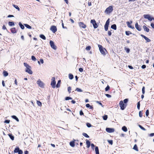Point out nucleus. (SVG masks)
<instances>
[{"instance_id": "11", "label": "nucleus", "mask_w": 154, "mask_h": 154, "mask_svg": "<svg viewBox=\"0 0 154 154\" xmlns=\"http://www.w3.org/2000/svg\"><path fill=\"white\" fill-rule=\"evenodd\" d=\"M50 30L54 33L56 32L57 30L56 27L55 26H52L50 28Z\"/></svg>"}, {"instance_id": "32", "label": "nucleus", "mask_w": 154, "mask_h": 154, "mask_svg": "<svg viewBox=\"0 0 154 154\" xmlns=\"http://www.w3.org/2000/svg\"><path fill=\"white\" fill-rule=\"evenodd\" d=\"M40 37L44 40H45L46 38L45 36L42 34L40 35Z\"/></svg>"}, {"instance_id": "33", "label": "nucleus", "mask_w": 154, "mask_h": 154, "mask_svg": "<svg viewBox=\"0 0 154 154\" xmlns=\"http://www.w3.org/2000/svg\"><path fill=\"white\" fill-rule=\"evenodd\" d=\"M37 103L39 106H41L42 105L41 102L39 101H37Z\"/></svg>"}, {"instance_id": "4", "label": "nucleus", "mask_w": 154, "mask_h": 154, "mask_svg": "<svg viewBox=\"0 0 154 154\" xmlns=\"http://www.w3.org/2000/svg\"><path fill=\"white\" fill-rule=\"evenodd\" d=\"M37 84L40 87L42 88H43L44 86V83L40 79H38L37 82Z\"/></svg>"}, {"instance_id": "60", "label": "nucleus", "mask_w": 154, "mask_h": 154, "mask_svg": "<svg viewBox=\"0 0 154 154\" xmlns=\"http://www.w3.org/2000/svg\"><path fill=\"white\" fill-rule=\"evenodd\" d=\"M105 95L108 97L110 98L111 97V96L109 94H105Z\"/></svg>"}, {"instance_id": "17", "label": "nucleus", "mask_w": 154, "mask_h": 154, "mask_svg": "<svg viewBox=\"0 0 154 154\" xmlns=\"http://www.w3.org/2000/svg\"><path fill=\"white\" fill-rule=\"evenodd\" d=\"M143 28L144 31H146L147 32H148L149 31V29L145 26H143Z\"/></svg>"}, {"instance_id": "54", "label": "nucleus", "mask_w": 154, "mask_h": 154, "mask_svg": "<svg viewBox=\"0 0 154 154\" xmlns=\"http://www.w3.org/2000/svg\"><path fill=\"white\" fill-rule=\"evenodd\" d=\"M142 91L143 94H144L145 93V87H143L142 89Z\"/></svg>"}, {"instance_id": "7", "label": "nucleus", "mask_w": 154, "mask_h": 154, "mask_svg": "<svg viewBox=\"0 0 154 154\" xmlns=\"http://www.w3.org/2000/svg\"><path fill=\"white\" fill-rule=\"evenodd\" d=\"M91 23H92L94 26V29H96L97 28L98 26L97 25V24L96 23V22L95 20H92L91 21Z\"/></svg>"}, {"instance_id": "50", "label": "nucleus", "mask_w": 154, "mask_h": 154, "mask_svg": "<svg viewBox=\"0 0 154 154\" xmlns=\"http://www.w3.org/2000/svg\"><path fill=\"white\" fill-rule=\"evenodd\" d=\"M91 47L90 46H88L86 48V49L87 50H90L91 49Z\"/></svg>"}, {"instance_id": "30", "label": "nucleus", "mask_w": 154, "mask_h": 154, "mask_svg": "<svg viewBox=\"0 0 154 154\" xmlns=\"http://www.w3.org/2000/svg\"><path fill=\"white\" fill-rule=\"evenodd\" d=\"M69 144L70 146L72 147H74L75 146L74 143L73 141L70 142Z\"/></svg>"}, {"instance_id": "24", "label": "nucleus", "mask_w": 154, "mask_h": 154, "mask_svg": "<svg viewBox=\"0 0 154 154\" xmlns=\"http://www.w3.org/2000/svg\"><path fill=\"white\" fill-rule=\"evenodd\" d=\"M8 25L10 26H14V22H8Z\"/></svg>"}, {"instance_id": "37", "label": "nucleus", "mask_w": 154, "mask_h": 154, "mask_svg": "<svg viewBox=\"0 0 154 154\" xmlns=\"http://www.w3.org/2000/svg\"><path fill=\"white\" fill-rule=\"evenodd\" d=\"M24 25L25 26V27H26L27 28L29 29H31V27L27 24H25Z\"/></svg>"}, {"instance_id": "20", "label": "nucleus", "mask_w": 154, "mask_h": 154, "mask_svg": "<svg viewBox=\"0 0 154 154\" xmlns=\"http://www.w3.org/2000/svg\"><path fill=\"white\" fill-rule=\"evenodd\" d=\"M20 150L19 148L17 146L15 149L14 150V153H17Z\"/></svg>"}, {"instance_id": "36", "label": "nucleus", "mask_w": 154, "mask_h": 154, "mask_svg": "<svg viewBox=\"0 0 154 154\" xmlns=\"http://www.w3.org/2000/svg\"><path fill=\"white\" fill-rule=\"evenodd\" d=\"M60 82H61V81L60 80H59L58 81V82L56 85V87L57 88H58V87H60Z\"/></svg>"}, {"instance_id": "1", "label": "nucleus", "mask_w": 154, "mask_h": 154, "mask_svg": "<svg viewBox=\"0 0 154 154\" xmlns=\"http://www.w3.org/2000/svg\"><path fill=\"white\" fill-rule=\"evenodd\" d=\"M98 46L99 48V50L101 54L104 55H105L107 52V51H106V49H105L104 48H103L102 46L101 45H98Z\"/></svg>"}, {"instance_id": "49", "label": "nucleus", "mask_w": 154, "mask_h": 154, "mask_svg": "<svg viewBox=\"0 0 154 154\" xmlns=\"http://www.w3.org/2000/svg\"><path fill=\"white\" fill-rule=\"evenodd\" d=\"M86 125L89 128L91 127V125L90 123H88L86 124Z\"/></svg>"}, {"instance_id": "53", "label": "nucleus", "mask_w": 154, "mask_h": 154, "mask_svg": "<svg viewBox=\"0 0 154 154\" xmlns=\"http://www.w3.org/2000/svg\"><path fill=\"white\" fill-rule=\"evenodd\" d=\"M61 21H62V27H63V29H66V27L64 26V24H63V20H61Z\"/></svg>"}, {"instance_id": "10", "label": "nucleus", "mask_w": 154, "mask_h": 154, "mask_svg": "<svg viewBox=\"0 0 154 154\" xmlns=\"http://www.w3.org/2000/svg\"><path fill=\"white\" fill-rule=\"evenodd\" d=\"M79 25L81 28L85 29L86 27V25L83 22H80L79 23Z\"/></svg>"}, {"instance_id": "15", "label": "nucleus", "mask_w": 154, "mask_h": 154, "mask_svg": "<svg viewBox=\"0 0 154 154\" xmlns=\"http://www.w3.org/2000/svg\"><path fill=\"white\" fill-rule=\"evenodd\" d=\"M30 67H29L26 69L25 70V71L26 72L30 74H32V70L30 69Z\"/></svg>"}, {"instance_id": "6", "label": "nucleus", "mask_w": 154, "mask_h": 154, "mask_svg": "<svg viewBox=\"0 0 154 154\" xmlns=\"http://www.w3.org/2000/svg\"><path fill=\"white\" fill-rule=\"evenodd\" d=\"M109 19H108L106 21L104 26V29L105 31H107L108 30L109 25Z\"/></svg>"}, {"instance_id": "40", "label": "nucleus", "mask_w": 154, "mask_h": 154, "mask_svg": "<svg viewBox=\"0 0 154 154\" xmlns=\"http://www.w3.org/2000/svg\"><path fill=\"white\" fill-rule=\"evenodd\" d=\"M138 126L142 130L144 131H146V129L142 126H141V125H138Z\"/></svg>"}, {"instance_id": "31", "label": "nucleus", "mask_w": 154, "mask_h": 154, "mask_svg": "<svg viewBox=\"0 0 154 154\" xmlns=\"http://www.w3.org/2000/svg\"><path fill=\"white\" fill-rule=\"evenodd\" d=\"M19 25L20 26V28L22 29H23L24 28V27L23 25L20 22H19Z\"/></svg>"}, {"instance_id": "52", "label": "nucleus", "mask_w": 154, "mask_h": 154, "mask_svg": "<svg viewBox=\"0 0 154 154\" xmlns=\"http://www.w3.org/2000/svg\"><path fill=\"white\" fill-rule=\"evenodd\" d=\"M109 89V85H107V86L105 88V91H108Z\"/></svg>"}, {"instance_id": "41", "label": "nucleus", "mask_w": 154, "mask_h": 154, "mask_svg": "<svg viewBox=\"0 0 154 154\" xmlns=\"http://www.w3.org/2000/svg\"><path fill=\"white\" fill-rule=\"evenodd\" d=\"M13 6L15 8H16L17 9H18V11L20 10V8H19V7L17 5H13Z\"/></svg>"}, {"instance_id": "59", "label": "nucleus", "mask_w": 154, "mask_h": 154, "mask_svg": "<svg viewBox=\"0 0 154 154\" xmlns=\"http://www.w3.org/2000/svg\"><path fill=\"white\" fill-rule=\"evenodd\" d=\"M71 90V87H69L68 88V91L69 93L70 92V90Z\"/></svg>"}, {"instance_id": "16", "label": "nucleus", "mask_w": 154, "mask_h": 154, "mask_svg": "<svg viewBox=\"0 0 154 154\" xmlns=\"http://www.w3.org/2000/svg\"><path fill=\"white\" fill-rule=\"evenodd\" d=\"M135 26L136 29L139 31H140L141 30V28L140 26H139L138 24V23H136L135 24Z\"/></svg>"}, {"instance_id": "42", "label": "nucleus", "mask_w": 154, "mask_h": 154, "mask_svg": "<svg viewBox=\"0 0 154 154\" xmlns=\"http://www.w3.org/2000/svg\"><path fill=\"white\" fill-rule=\"evenodd\" d=\"M107 118L108 116L106 115H105L103 116V119L105 120H106L107 119Z\"/></svg>"}, {"instance_id": "55", "label": "nucleus", "mask_w": 154, "mask_h": 154, "mask_svg": "<svg viewBox=\"0 0 154 154\" xmlns=\"http://www.w3.org/2000/svg\"><path fill=\"white\" fill-rule=\"evenodd\" d=\"M10 121L9 120H7L5 121L4 122V123H9L10 122Z\"/></svg>"}, {"instance_id": "44", "label": "nucleus", "mask_w": 154, "mask_h": 154, "mask_svg": "<svg viewBox=\"0 0 154 154\" xmlns=\"http://www.w3.org/2000/svg\"><path fill=\"white\" fill-rule=\"evenodd\" d=\"M69 78L70 79H72L73 78V75L72 74H69Z\"/></svg>"}, {"instance_id": "13", "label": "nucleus", "mask_w": 154, "mask_h": 154, "mask_svg": "<svg viewBox=\"0 0 154 154\" xmlns=\"http://www.w3.org/2000/svg\"><path fill=\"white\" fill-rule=\"evenodd\" d=\"M140 35L141 37L143 38L144 39L146 40V42H148L151 41V40L149 38H148L143 35L141 34Z\"/></svg>"}, {"instance_id": "58", "label": "nucleus", "mask_w": 154, "mask_h": 154, "mask_svg": "<svg viewBox=\"0 0 154 154\" xmlns=\"http://www.w3.org/2000/svg\"><path fill=\"white\" fill-rule=\"evenodd\" d=\"M108 142L109 143V144H111V145H112V144L113 143H112V140H109L108 141Z\"/></svg>"}, {"instance_id": "29", "label": "nucleus", "mask_w": 154, "mask_h": 154, "mask_svg": "<svg viewBox=\"0 0 154 154\" xmlns=\"http://www.w3.org/2000/svg\"><path fill=\"white\" fill-rule=\"evenodd\" d=\"M86 106L87 108H90V109H92L93 108V107L92 106H90V104L88 103L86 105Z\"/></svg>"}, {"instance_id": "63", "label": "nucleus", "mask_w": 154, "mask_h": 154, "mask_svg": "<svg viewBox=\"0 0 154 154\" xmlns=\"http://www.w3.org/2000/svg\"><path fill=\"white\" fill-rule=\"evenodd\" d=\"M79 71L80 72H82L83 71V69L82 68H79Z\"/></svg>"}, {"instance_id": "23", "label": "nucleus", "mask_w": 154, "mask_h": 154, "mask_svg": "<svg viewBox=\"0 0 154 154\" xmlns=\"http://www.w3.org/2000/svg\"><path fill=\"white\" fill-rule=\"evenodd\" d=\"M111 28L114 29V30H116V25L115 24H113L111 26Z\"/></svg>"}, {"instance_id": "62", "label": "nucleus", "mask_w": 154, "mask_h": 154, "mask_svg": "<svg viewBox=\"0 0 154 154\" xmlns=\"http://www.w3.org/2000/svg\"><path fill=\"white\" fill-rule=\"evenodd\" d=\"M146 66L145 65H143L142 66H141V68L143 69H145L146 68Z\"/></svg>"}, {"instance_id": "14", "label": "nucleus", "mask_w": 154, "mask_h": 154, "mask_svg": "<svg viewBox=\"0 0 154 154\" xmlns=\"http://www.w3.org/2000/svg\"><path fill=\"white\" fill-rule=\"evenodd\" d=\"M131 23L128 21L126 23L127 24V26L128 27L130 28L131 29H133L134 28V27L133 26H132L131 25V24L132 23V21H130Z\"/></svg>"}, {"instance_id": "34", "label": "nucleus", "mask_w": 154, "mask_h": 154, "mask_svg": "<svg viewBox=\"0 0 154 154\" xmlns=\"http://www.w3.org/2000/svg\"><path fill=\"white\" fill-rule=\"evenodd\" d=\"M24 65L26 67V69L29 67H31L26 63H24Z\"/></svg>"}, {"instance_id": "21", "label": "nucleus", "mask_w": 154, "mask_h": 154, "mask_svg": "<svg viewBox=\"0 0 154 154\" xmlns=\"http://www.w3.org/2000/svg\"><path fill=\"white\" fill-rule=\"evenodd\" d=\"M11 117L15 119L17 122H18L19 121L18 119L15 116H12Z\"/></svg>"}, {"instance_id": "43", "label": "nucleus", "mask_w": 154, "mask_h": 154, "mask_svg": "<svg viewBox=\"0 0 154 154\" xmlns=\"http://www.w3.org/2000/svg\"><path fill=\"white\" fill-rule=\"evenodd\" d=\"M128 101V99H125L123 100V103L125 104H127V103Z\"/></svg>"}, {"instance_id": "28", "label": "nucleus", "mask_w": 154, "mask_h": 154, "mask_svg": "<svg viewBox=\"0 0 154 154\" xmlns=\"http://www.w3.org/2000/svg\"><path fill=\"white\" fill-rule=\"evenodd\" d=\"M9 137L12 140H14V137L11 134H8Z\"/></svg>"}, {"instance_id": "45", "label": "nucleus", "mask_w": 154, "mask_h": 154, "mask_svg": "<svg viewBox=\"0 0 154 154\" xmlns=\"http://www.w3.org/2000/svg\"><path fill=\"white\" fill-rule=\"evenodd\" d=\"M140 102H138L137 104V109L139 110L140 109Z\"/></svg>"}, {"instance_id": "47", "label": "nucleus", "mask_w": 154, "mask_h": 154, "mask_svg": "<svg viewBox=\"0 0 154 154\" xmlns=\"http://www.w3.org/2000/svg\"><path fill=\"white\" fill-rule=\"evenodd\" d=\"M65 100H70V99H72V98L71 97H66V98H65Z\"/></svg>"}, {"instance_id": "51", "label": "nucleus", "mask_w": 154, "mask_h": 154, "mask_svg": "<svg viewBox=\"0 0 154 154\" xmlns=\"http://www.w3.org/2000/svg\"><path fill=\"white\" fill-rule=\"evenodd\" d=\"M149 111L148 109L146 110V116H148L149 115Z\"/></svg>"}, {"instance_id": "46", "label": "nucleus", "mask_w": 154, "mask_h": 154, "mask_svg": "<svg viewBox=\"0 0 154 154\" xmlns=\"http://www.w3.org/2000/svg\"><path fill=\"white\" fill-rule=\"evenodd\" d=\"M31 58H32V59L34 61H36V58H35V57L33 56H32L31 57Z\"/></svg>"}, {"instance_id": "35", "label": "nucleus", "mask_w": 154, "mask_h": 154, "mask_svg": "<svg viewBox=\"0 0 154 154\" xmlns=\"http://www.w3.org/2000/svg\"><path fill=\"white\" fill-rule=\"evenodd\" d=\"M24 65L26 67V69L29 67H31L26 63H24Z\"/></svg>"}, {"instance_id": "2", "label": "nucleus", "mask_w": 154, "mask_h": 154, "mask_svg": "<svg viewBox=\"0 0 154 154\" xmlns=\"http://www.w3.org/2000/svg\"><path fill=\"white\" fill-rule=\"evenodd\" d=\"M113 10L112 6H109L105 10V12L107 14H109L111 13Z\"/></svg>"}, {"instance_id": "19", "label": "nucleus", "mask_w": 154, "mask_h": 154, "mask_svg": "<svg viewBox=\"0 0 154 154\" xmlns=\"http://www.w3.org/2000/svg\"><path fill=\"white\" fill-rule=\"evenodd\" d=\"M95 151L96 154H99V149L97 146H96L95 148Z\"/></svg>"}, {"instance_id": "18", "label": "nucleus", "mask_w": 154, "mask_h": 154, "mask_svg": "<svg viewBox=\"0 0 154 154\" xmlns=\"http://www.w3.org/2000/svg\"><path fill=\"white\" fill-rule=\"evenodd\" d=\"M86 144L87 145V147L89 148L91 145L90 142L88 140H87L86 141Z\"/></svg>"}, {"instance_id": "61", "label": "nucleus", "mask_w": 154, "mask_h": 154, "mask_svg": "<svg viewBox=\"0 0 154 154\" xmlns=\"http://www.w3.org/2000/svg\"><path fill=\"white\" fill-rule=\"evenodd\" d=\"M91 148L93 149H94V147L95 146L93 144V143H92L91 145Z\"/></svg>"}, {"instance_id": "38", "label": "nucleus", "mask_w": 154, "mask_h": 154, "mask_svg": "<svg viewBox=\"0 0 154 154\" xmlns=\"http://www.w3.org/2000/svg\"><path fill=\"white\" fill-rule=\"evenodd\" d=\"M82 135L84 136V137H87V138H89V136L86 133H82Z\"/></svg>"}, {"instance_id": "22", "label": "nucleus", "mask_w": 154, "mask_h": 154, "mask_svg": "<svg viewBox=\"0 0 154 154\" xmlns=\"http://www.w3.org/2000/svg\"><path fill=\"white\" fill-rule=\"evenodd\" d=\"M122 130L124 132H127V128L125 126H124L122 128Z\"/></svg>"}, {"instance_id": "3", "label": "nucleus", "mask_w": 154, "mask_h": 154, "mask_svg": "<svg viewBox=\"0 0 154 154\" xmlns=\"http://www.w3.org/2000/svg\"><path fill=\"white\" fill-rule=\"evenodd\" d=\"M119 105L122 110H124L127 106V104L124 103L123 101L121 100L120 102Z\"/></svg>"}, {"instance_id": "12", "label": "nucleus", "mask_w": 154, "mask_h": 154, "mask_svg": "<svg viewBox=\"0 0 154 154\" xmlns=\"http://www.w3.org/2000/svg\"><path fill=\"white\" fill-rule=\"evenodd\" d=\"M106 131L109 133H112L114 131V129L113 128H106Z\"/></svg>"}, {"instance_id": "64", "label": "nucleus", "mask_w": 154, "mask_h": 154, "mask_svg": "<svg viewBox=\"0 0 154 154\" xmlns=\"http://www.w3.org/2000/svg\"><path fill=\"white\" fill-rule=\"evenodd\" d=\"M151 26L153 29H154V24L153 23H151Z\"/></svg>"}, {"instance_id": "39", "label": "nucleus", "mask_w": 154, "mask_h": 154, "mask_svg": "<svg viewBox=\"0 0 154 154\" xmlns=\"http://www.w3.org/2000/svg\"><path fill=\"white\" fill-rule=\"evenodd\" d=\"M75 91H77L79 92H82L83 91L81 89H80L79 88H77L75 89Z\"/></svg>"}, {"instance_id": "56", "label": "nucleus", "mask_w": 154, "mask_h": 154, "mask_svg": "<svg viewBox=\"0 0 154 154\" xmlns=\"http://www.w3.org/2000/svg\"><path fill=\"white\" fill-rule=\"evenodd\" d=\"M139 116L140 117H141L142 116V114L141 111H140L139 112Z\"/></svg>"}, {"instance_id": "57", "label": "nucleus", "mask_w": 154, "mask_h": 154, "mask_svg": "<svg viewBox=\"0 0 154 154\" xmlns=\"http://www.w3.org/2000/svg\"><path fill=\"white\" fill-rule=\"evenodd\" d=\"M18 154H23V152L22 150H20L18 152Z\"/></svg>"}, {"instance_id": "9", "label": "nucleus", "mask_w": 154, "mask_h": 154, "mask_svg": "<svg viewBox=\"0 0 154 154\" xmlns=\"http://www.w3.org/2000/svg\"><path fill=\"white\" fill-rule=\"evenodd\" d=\"M50 44L51 45V47L54 50L56 49V47L55 46L54 44V43L53 41H52L50 40Z\"/></svg>"}, {"instance_id": "27", "label": "nucleus", "mask_w": 154, "mask_h": 154, "mask_svg": "<svg viewBox=\"0 0 154 154\" xmlns=\"http://www.w3.org/2000/svg\"><path fill=\"white\" fill-rule=\"evenodd\" d=\"M133 149L134 150H135L136 151H138V147H137V146L136 144H135V145H134V147H133Z\"/></svg>"}, {"instance_id": "26", "label": "nucleus", "mask_w": 154, "mask_h": 154, "mask_svg": "<svg viewBox=\"0 0 154 154\" xmlns=\"http://www.w3.org/2000/svg\"><path fill=\"white\" fill-rule=\"evenodd\" d=\"M11 31L12 33H14L16 32V31L15 28H12L11 29Z\"/></svg>"}, {"instance_id": "48", "label": "nucleus", "mask_w": 154, "mask_h": 154, "mask_svg": "<svg viewBox=\"0 0 154 154\" xmlns=\"http://www.w3.org/2000/svg\"><path fill=\"white\" fill-rule=\"evenodd\" d=\"M131 33L129 31H126L125 34L127 35H129L130 34H131Z\"/></svg>"}, {"instance_id": "8", "label": "nucleus", "mask_w": 154, "mask_h": 154, "mask_svg": "<svg viewBox=\"0 0 154 154\" xmlns=\"http://www.w3.org/2000/svg\"><path fill=\"white\" fill-rule=\"evenodd\" d=\"M143 17L145 18L148 19L150 21H151L153 19V18L151 17L149 14L144 15Z\"/></svg>"}, {"instance_id": "5", "label": "nucleus", "mask_w": 154, "mask_h": 154, "mask_svg": "<svg viewBox=\"0 0 154 154\" xmlns=\"http://www.w3.org/2000/svg\"><path fill=\"white\" fill-rule=\"evenodd\" d=\"M55 80V77H53L51 79L52 81L51 82V85L53 88H54L55 87V85L56 82Z\"/></svg>"}, {"instance_id": "25", "label": "nucleus", "mask_w": 154, "mask_h": 154, "mask_svg": "<svg viewBox=\"0 0 154 154\" xmlns=\"http://www.w3.org/2000/svg\"><path fill=\"white\" fill-rule=\"evenodd\" d=\"M3 74L5 77H6L8 75V73L7 71H4L3 72Z\"/></svg>"}]
</instances>
